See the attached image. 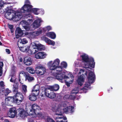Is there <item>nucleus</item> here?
Listing matches in <instances>:
<instances>
[{
    "instance_id": "nucleus-36",
    "label": "nucleus",
    "mask_w": 122,
    "mask_h": 122,
    "mask_svg": "<svg viewBox=\"0 0 122 122\" xmlns=\"http://www.w3.org/2000/svg\"><path fill=\"white\" fill-rule=\"evenodd\" d=\"M42 38L43 40H44L47 43H48L49 40H50L49 39L45 36L42 37Z\"/></svg>"
},
{
    "instance_id": "nucleus-10",
    "label": "nucleus",
    "mask_w": 122,
    "mask_h": 122,
    "mask_svg": "<svg viewBox=\"0 0 122 122\" xmlns=\"http://www.w3.org/2000/svg\"><path fill=\"white\" fill-rule=\"evenodd\" d=\"M15 97L16 103L18 105L20 104L24 99V97L22 94L20 92L16 93Z\"/></svg>"
},
{
    "instance_id": "nucleus-9",
    "label": "nucleus",
    "mask_w": 122,
    "mask_h": 122,
    "mask_svg": "<svg viewBox=\"0 0 122 122\" xmlns=\"http://www.w3.org/2000/svg\"><path fill=\"white\" fill-rule=\"evenodd\" d=\"M33 6L30 4H25L21 8L20 11L21 13H25L26 12H30Z\"/></svg>"
},
{
    "instance_id": "nucleus-46",
    "label": "nucleus",
    "mask_w": 122,
    "mask_h": 122,
    "mask_svg": "<svg viewBox=\"0 0 122 122\" xmlns=\"http://www.w3.org/2000/svg\"><path fill=\"white\" fill-rule=\"evenodd\" d=\"M25 30L28 31L30 30V27L27 25H25L23 26Z\"/></svg>"
},
{
    "instance_id": "nucleus-58",
    "label": "nucleus",
    "mask_w": 122,
    "mask_h": 122,
    "mask_svg": "<svg viewBox=\"0 0 122 122\" xmlns=\"http://www.w3.org/2000/svg\"><path fill=\"white\" fill-rule=\"evenodd\" d=\"M13 26L12 25H8V27L10 29H13Z\"/></svg>"
},
{
    "instance_id": "nucleus-16",
    "label": "nucleus",
    "mask_w": 122,
    "mask_h": 122,
    "mask_svg": "<svg viewBox=\"0 0 122 122\" xmlns=\"http://www.w3.org/2000/svg\"><path fill=\"white\" fill-rule=\"evenodd\" d=\"M41 21L39 20H35L32 25V26L34 29L39 27L41 25Z\"/></svg>"
},
{
    "instance_id": "nucleus-45",
    "label": "nucleus",
    "mask_w": 122,
    "mask_h": 122,
    "mask_svg": "<svg viewBox=\"0 0 122 122\" xmlns=\"http://www.w3.org/2000/svg\"><path fill=\"white\" fill-rule=\"evenodd\" d=\"M18 86L19 82H17L16 83H15V82L13 85V87L18 88Z\"/></svg>"
},
{
    "instance_id": "nucleus-51",
    "label": "nucleus",
    "mask_w": 122,
    "mask_h": 122,
    "mask_svg": "<svg viewBox=\"0 0 122 122\" xmlns=\"http://www.w3.org/2000/svg\"><path fill=\"white\" fill-rule=\"evenodd\" d=\"M4 3L1 1H0V7H2V6H4Z\"/></svg>"
},
{
    "instance_id": "nucleus-44",
    "label": "nucleus",
    "mask_w": 122,
    "mask_h": 122,
    "mask_svg": "<svg viewBox=\"0 0 122 122\" xmlns=\"http://www.w3.org/2000/svg\"><path fill=\"white\" fill-rule=\"evenodd\" d=\"M19 80L20 83L21 84H23V82L22 81H21V79L22 80H23V79H22L21 76H20V74H19Z\"/></svg>"
},
{
    "instance_id": "nucleus-4",
    "label": "nucleus",
    "mask_w": 122,
    "mask_h": 122,
    "mask_svg": "<svg viewBox=\"0 0 122 122\" xmlns=\"http://www.w3.org/2000/svg\"><path fill=\"white\" fill-rule=\"evenodd\" d=\"M29 107L26 108V111L29 113V116H32L35 113H37L38 111H39L40 109V107L37 104H34L30 105Z\"/></svg>"
},
{
    "instance_id": "nucleus-22",
    "label": "nucleus",
    "mask_w": 122,
    "mask_h": 122,
    "mask_svg": "<svg viewBox=\"0 0 122 122\" xmlns=\"http://www.w3.org/2000/svg\"><path fill=\"white\" fill-rule=\"evenodd\" d=\"M33 45V46H35L37 50L41 51L44 49L43 46L40 44H37L36 43H34Z\"/></svg>"
},
{
    "instance_id": "nucleus-23",
    "label": "nucleus",
    "mask_w": 122,
    "mask_h": 122,
    "mask_svg": "<svg viewBox=\"0 0 122 122\" xmlns=\"http://www.w3.org/2000/svg\"><path fill=\"white\" fill-rule=\"evenodd\" d=\"M48 88L52 91H56L58 90L59 87L58 85L55 84L52 86H49Z\"/></svg>"
},
{
    "instance_id": "nucleus-64",
    "label": "nucleus",
    "mask_w": 122,
    "mask_h": 122,
    "mask_svg": "<svg viewBox=\"0 0 122 122\" xmlns=\"http://www.w3.org/2000/svg\"><path fill=\"white\" fill-rule=\"evenodd\" d=\"M35 53H37V52L39 50H37V49H36V48L35 47Z\"/></svg>"
},
{
    "instance_id": "nucleus-19",
    "label": "nucleus",
    "mask_w": 122,
    "mask_h": 122,
    "mask_svg": "<svg viewBox=\"0 0 122 122\" xmlns=\"http://www.w3.org/2000/svg\"><path fill=\"white\" fill-rule=\"evenodd\" d=\"M74 107L72 106H69L64 109V112H66L72 113L73 112Z\"/></svg>"
},
{
    "instance_id": "nucleus-11",
    "label": "nucleus",
    "mask_w": 122,
    "mask_h": 122,
    "mask_svg": "<svg viewBox=\"0 0 122 122\" xmlns=\"http://www.w3.org/2000/svg\"><path fill=\"white\" fill-rule=\"evenodd\" d=\"M16 110V109L15 107H13L10 108L8 113V116L11 118H14L17 113Z\"/></svg>"
},
{
    "instance_id": "nucleus-56",
    "label": "nucleus",
    "mask_w": 122,
    "mask_h": 122,
    "mask_svg": "<svg viewBox=\"0 0 122 122\" xmlns=\"http://www.w3.org/2000/svg\"><path fill=\"white\" fill-rule=\"evenodd\" d=\"M35 47H33V48L32 49L31 51L32 52V54H35Z\"/></svg>"
},
{
    "instance_id": "nucleus-7",
    "label": "nucleus",
    "mask_w": 122,
    "mask_h": 122,
    "mask_svg": "<svg viewBox=\"0 0 122 122\" xmlns=\"http://www.w3.org/2000/svg\"><path fill=\"white\" fill-rule=\"evenodd\" d=\"M46 68L41 64L38 65L36 68L35 72L38 74L42 75L46 72Z\"/></svg>"
},
{
    "instance_id": "nucleus-13",
    "label": "nucleus",
    "mask_w": 122,
    "mask_h": 122,
    "mask_svg": "<svg viewBox=\"0 0 122 122\" xmlns=\"http://www.w3.org/2000/svg\"><path fill=\"white\" fill-rule=\"evenodd\" d=\"M47 55L44 52H40L35 55V57L37 59H43L45 58Z\"/></svg>"
},
{
    "instance_id": "nucleus-2",
    "label": "nucleus",
    "mask_w": 122,
    "mask_h": 122,
    "mask_svg": "<svg viewBox=\"0 0 122 122\" xmlns=\"http://www.w3.org/2000/svg\"><path fill=\"white\" fill-rule=\"evenodd\" d=\"M5 15L7 19L12 20L15 21L19 20L21 18L20 15H16L15 11L11 9L6 11Z\"/></svg>"
},
{
    "instance_id": "nucleus-24",
    "label": "nucleus",
    "mask_w": 122,
    "mask_h": 122,
    "mask_svg": "<svg viewBox=\"0 0 122 122\" xmlns=\"http://www.w3.org/2000/svg\"><path fill=\"white\" fill-rule=\"evenodd\" d=\"M25 80H27L29 82H31L34 80V77H31L28 73H26L25 76Z\"/></svg>"
},
{
    "instance_id": "nucleus-61",
    "label": "nucleus",
    "mask_w": 122,
    "mask_h": 122,
    "mask_svg": "<svg viewBox=\"0 0 122 122\" xmlns=\"http://www.w3.org/2000/svg\"><path fill=\"white\" fill-rule=\"evenodd\" d=\"M6 52L8 54H10V51L9 49H6Z\"/></svg>"
},
{
    "instance_id": "nucleus-29",
    "label": "nucleus",
    "mask_w": 122,
    "mask_h": 122,
    "mask_svg": "<svg viewBox=\"0 0 122 122\" xmlns=\"http://www.w3.org/2000/svg\"><path fill=\"white\" fill-rule=\"evenodd\" d=\"M26 70L32 74H34L36 72L33 69L30 67H27Z\"/></svg>"
},
{
    "instance_id": "nucleus-48",
    "label": "nucleus",
    "mask_w": 122,
    "mask_h": 122,
    "mask_svg": "<svg viewBox=\"0 0 122 122\" xmlns=\"http://www.w3.org/2000/svg\"><path fill=\"white\" fill-rule=\"evenodd\" d=\"M13 89H14L13 90V92H16V93L18 92V88L13 87Z\"/></svg>"
},
{
    "instance_id": "nucleus-62",
    "label": "nucleus",
    "mask_w": 122,
    "mask_h": 122,
    "mask_svg": "<svg viewBox=\"0 0 122 122\" xmlns=\"http://www.w3.org/2000/svg\"><path fill=\"white\" fill-rule=\"evenodd\" d=\"M66 85H67L69 87L70 86V83L68 82H66Z\"/></svg>"
},
{
    "instance_id": "nucleus-63",
    "label": "nucleus",
    "mask_w": 122,
    "mask_h": 122,
    "mask_svg": "<svg viewBox=\"0 0 122 122\" xmlns=\"http://www.w3.org/2000/svg\"><path fill=\"white\" fill-rule=\"evenodd\" d=\"M60 122H67V121L66 120H62V121H60Z\"/></svg>"
},
{
    "instance_id": "nucleus-47",
    "label": "nucleus",
    "mask_w": 122,
    "mask_h": 122,
    "mask_svg": "<svg viewBox=\"0 0 122 122\" xmlns=\"http://www.w3.org/2000/svg\"><path fill=\"white\" fill-rule=\"evenodd\" d=\"M31 16V15L30 14H26L24 16V17L25 18H27L29 17H30Z\"/></svg>"
},
{
    "instance_id": "nucleus-59",
    "label": "nucleus",
    "mask_w": 122,
    "mask_h": 122,
    "mask_svg": "<svg viewBox=\"0 0 122 122\" xmlns=\"http://www.w3.org/2000/svg\"><path fill=\"white\" fill-rule=\"evenodd\" d=\"M2 106L3 108L4 109H6V105L5 104H2Z\"/></svg>"
},
{
    "instance_id": "nucleus-39",
    "label": "nucleus",
    "mask_w": 122,
    "mask_h": 122,
    "mask_svg": "<svg viewBox=\"0 0 122 122\" xmlns=\"http://www.w3.org/2000/svg\"><path fill=\"white\" fill-rule=\"evenodd\" d=\"M21 42L22 44H24L26 43L28 41L26 39L24 38L21 39Z\"/></svg>"
},
{
    "instance_id": "nucleus-40",
    "label": "nucleus",
    "mask_w": 122,
    "mask_h": 122,
    "mask_svg": "<svg viewBox=\"0 0 122 122\" xmlns=\"http://www.w3.org/2000/svg\"><path fill=\"white\" fill-rule=\"evenodd\" d=\"M47 122H55L53 119L50 117H48L47 118Z\"/></svg>"
},
{
    "instance_id": "nucleus-6",
    "label": "nucleus",
    "mask_w": 122,
    "mask_h": 122,
    "mask_svg": "<svg viewBox=\"0 0 122 122\" xmlns=\"http://www.w3.org/2000/svg\"><path fill=\"white\" fill-rule=\"evenodd\" d=\"M52 61H50L48 64L49 69L51 70H54L56 67L58 66L60 61L58 58L56 59L52 64Z\"/></svg>"
},
{
    "instance_id": "nucleus-42",
    "label": "nucleus",
    "mask_w": 122,
    "mask_h": 122,
    "mask_svg": "<svg viewBox=\"0 0 122 122\" xmlns=\"http://www.w3.org/2000/svg\"><path fill=\"white\" fill-rule=\"evenodd\" d=\"M15 78L14 77V76H12L10 80V81L11 82H15Z\"/></svg>"
},
{
    "instance_id": "nucleus-52",
    "label": "nucleus",
    "mask_w": 122,
    "mask_h": 122,
    "mask_svg": "<svg viewBox=\"0 0 122 122\" xmlns=\"http://www.w3.org/2000/svg\"><path fill=\"white\" fill-rule=\"evenodd\" d=\"M46 29L48 31L51 29V27L50 26H47L46 27Z\"/></svg>"
},
{
    "instance_id": "nucleus-35",
    "label": "nucleus",
    "mask_w": 122,
    "mask_h": 122,
    "mask_svg": "<svg viewBox=\"0 0 122 122\" xmlns=\"http://www.w3.org/2000/svg\"><path fill=\"white\" fill-rule=\"evenodd\" d=\"M48 43L49 45H51L52 46H54L55 45V42L54 41L51 40L50 39L49 41L48 42Z\"/></svg>"
},
{
    "instance_id": "nucleus-21",
    "label": "nucleus",
    "mask_w": 122,
    "mask_h": 122,
    "mask_svg": "<svg viewBox=\"0 0 122 122\" xmlns=\"http://www.w3.org/2000/svg\"><path fill=\"white\" fill-rule=\"evenodd\" d=\"M40 86L38 84H36L33 87L32 90V92L36 93V95H38L39 92Z\"/></svg>"
},
{
    "instance_id": "nucleus-31",
    "label": "nucleus",
    "mask_w": 122,
    "mask_h": 122,
    "mask_svg": "<svg viewBox=\"0 0 122 122\" xmlns=\"http://www.w3.org/2000/svg\"><path fill=\"white\" fill-rule=\"evenodd\" d=\"M61 67H62V68H66L67 66V63L65 61H62L61 63Z\"/></svg>"
},
{
    "instance_id": "nucleus-1",
    "label": "nucleus",
    "mask_w": 122,
    "mask_h": 122,
    "mask_svg": "<svg viewBox=\"0 0 122 122\" xmlns=\"http://www.w3.org/2000/svg\"><path fill=\"white\" fill-rule=\"evenodd\" d=\"M82 58V61L85 63V65L86 68L92 69L95 67V62L93 58H89L88 56L84 53L80 56Z\"/></svg>"
},
{
    "instance_id": "nucleus-20",
    "label": "nucleus",
    "mask_w": 122,
    "mask_h": 122,
    "mask_svg": "<svg viewBox=\"0 0 122 122\" xmlns=\"http://www.w3.org/2000/svg\"><path fill=\"white\" fill-rule=\"evenodd\" d=\"M38 95H36V93L35 92H33L29 95V99L31 101H35L37 99L36 97Z\"/></svg>"
},
{
    "instance_id": "nucleus-25",
    "label": "nucleus",
    "mask_w": 122,
    "mask_h": 122,
    "mask_svg": "<svg viewBox=\"0 0 122 122\" xmlns=\"http://www.w3.org/2000/svg\"><path fill=\"white\" fill-rule=\"evenodd\" d=\"M15 96L13 97H8L5 99L6 101H10L12 102H15L16 103V99L15 98Z\"/></svg>"
},
{
    "instance_id": "nucleus-14",
    "label": "nucleus",
    "mask_w": 122,
    "mask_h": 122,
    "mask_svg": "<svg viewBox=\"0 0 122 122\" xmlns=\"http://www.w3.org/2000/svg\"><path fill=\"white\" fill-rule=\"evenodd\" d=\"M16 37L19 38V37L22 36L24 34L23 31L19 27H17L15 31Z\"/></svg>"
},
{
    "instance_id": "nucleus-38",
    "label": "nucleus",
    "mask_w": 122,
    "mask_h": 122,
    "mask_svg": "<svg viewBox=\"0 0 122 122\" xmlns=\"http://www.w3.org/2000/svg\"><path fill=\"white\" fill-rule=\"evenodd\" d=\"M35 33L36 36H38L41 34L42 32V31L41 30H40L39 31H37L36 32H34Z\"/></svg>"
},
{
    "instance_id": "nucleus-12",
    "label": "nucleus",
    "mask_w": 122,
    "mask_h": 122,
    "mask_svg": "<svg viewBox=\"0 0 122 122\" xmlns=\"http://www.w3.org/2000/svg\"><path fill=\"white\" fill-rule=\"evenodd\" d=\"M17 110L19 115L21 117H24L27 116V114L29 115V113L24 109L19 108Z\"/></svg>"
},
{
    "instance_id": "nucleus-54",
    "label": "nucleus",
    "mask_w": 122,
    "mask_h": 122,
    "mask_svg": "<svg viewBox=\"0 0 122 122\" xmlns=\"http://www.w3.org/2000/svg\"><path fill=\"white\" fill-rule=\"evenodd\" d=\"M2 69V68L0 67V76H1L3 74Z\"/></svg>"
},
{
    "instance_id": "nucleus-34",
    "label": "nucleus",
    "mask_w": 122,
    "mask_h": 122,
    "mask_svg": "<svg viewBox=\"0 0 122 122\" xmlns=\"http://www.w3.org/2000/svg\"><path fill=\"white\" fill-rule=\"evenodd\" d=\"M69 99L71 100H74L76 97V96L75 95H74L72 94H71V95H69Z\"/></svg>"
},
{
    "instance_id": "nucleus-30",
    "label": "nucleus",
    "mask_w": 122,
    "mask_h": 122,
    "mask_svg": "<svg viewBox=\"0 0 122 122\" xmlns=\"http://www.w3.org/2000/svg\"><path fill=\"white\" fill-rule=\"evenodd\" d=\"M39 9L36 8H32L31 10V11L30 12H32L34 13L35 14L38 15L39 13L37 12V11Z\"/></svg>"
},
{
    "instance_id": "nucleus-8",
    "label": "nucleus",
    "mask_w": 122,
    "mask_h": 122,
    "mask_svg": "<svg viewBox=\"0 0 122 122\" xmlns=\"http://www.w3.org/2000/svg\"><path fill=\"white\" fill-rule=\"evenodd\" d=\"M44 94V96L51 99L54 98L56 96L55 93L49 88L45 89Z\"/></svg>"
},
{
    "instance_id": "nucleus-41",
    "label": "nucleus",
    "mask_w": 122,
    "mask_h": 122,
    "mask_svg": "<svg viewBox=\"0 0 122 122\" xmlns=\"http://www.w3.org/2000/svg\"><path fill=\"white\" fill-rule=\"evenodd\" d=\"M35 33L34 32L31 33L30 35V37L32 38H33L35 37L36 36Z\"/></svg>"
},
{
    "instance_id": "nucleus-18",
    "label": "nucleus",
    "mask_w": 122,
    "mask_h": 122,
    "mask_svg": "<svg viewBox=\"0 0 122 122\" xmlns=\"http://www.w3.org/2000/svg\"><path fill=\"white\" fill-rule=\"evenodd\" d=\"M56 114L57 115L60 116H58L56 118V122H60V121H62V120H67L66 117L62 115L61 113H56Z\"/></svg>"
},
{
    "instance_id": "nucleus-50",
    "label": "nucleus",
    "mask_w": 122,
    "mask_h": 122,
    "mask_svg": "<svg viewBox=\"0 0 122 122\" xmlns=\"http://www.w3.org/2000/svg\"><path fill=\"white\" fill-rule=\"evenodd\" d=\"M4 83L3 81H1L0 82V86L1 87H4Z\"/></svg>"
},
{
    "instance_id": "nucleus-27",
    "label": "nucleus",
    "mask_w": 122,
    "mask_h": 122,
    "mask_svg": "<svg viewBox=\"0 0 122 122\" xmlns=\"http://www.w3.org/2000/svg\"><path fill=\"white\" fill-rule=\"evenodd\" d=\"M27 86L25 85H22V92L24 95H25L26 93L27 92Z\"/></svg>"
},
{
    "instance_id": "nucleus-55",
    "label": "nucleus",
    "mask_w": 122,
    "mask_h": 122,
    "mask_svg": "<svg viewBox=\"0 0 122 122\" xmlns=\"http://www.w3.org/2000/svg\"><path fill=\"white\" fill-rule=\"evenodd\" d=\"M28 122H34V121L33 119L30 118L28 120Z\"/></svg>"
},
{
    "instance_id": "nucleus-57",
    "label": "nucleus",
    "mask_w": 122,
    "mask_h": 122,
    "mask_svg": "<svg viewBox=\"0 0 122 122\" xmlns=\"http://www.w3.org/2000/svg\"><path fill=\"white\" fill-rule=\"evenodd\" d=\"M25 4H30V2L28 0H26L25 1Z\"/></svg>"
},
{
    "instance_id": "nucleus-43",
    "label": "nucleus",
    "mask_w": 122,
    "mask_h": 122,
    "mask_svg": "<svg viewBox=\"0 0 122 122\" xmlns=\"http://www.w3.org/2000/svg\"><path fill=\"white\" fill-rule=\"evenodd\" d=\"M36 115H38L39 117H41L42 116V114L41 112H40L39 111H38L37 113L35 114Z\"/></svg>"
},
{
    "instance_id": "nucleus-60",
    "label": "nucleus",
    "mask_w": 122,
    "mask_h": 122,
    "mask_svg": "<svg viewBox=\"0 0 122 122\" xmlns=\"http://www.w3.org/2000/svg\"><path fill=\"white\" fill-rule=\"evenodd\" d=\"M3 66V64L2 62L0 61V67L2 68Z\"/></svg>"
},
{
    "instance_id": "nucleus-28",
    "label": "nucleus",
    "mask_w": 122,
    "mask_h": 122,
    "mask_svg": "<svg viewBox=\"0 0 122 122\" xmlns=\"http://www.w3.org/2000/svg\"><path fill=\"white\" fill-rule=\"evenodd\" d=\"M29 46H23V47H21L20 49V51L23 52H26L27 50H28Z\"/></svg>"
},
{
    "instance_id": "nucleus-49",
    "label": "nucleus",
    "mask_w": 122,
    "mask_h": 122,
    "mask_svg": "<svg viewBox=\"0 0 122 122\" xmlns=\"http://www.w3.org/2000/svg\"><path fill=\"white\" fill-rule=\"evenodd\" d=\"M69 97H70L69 95H66L64 96V98L65 99H69Z\"/></svg>"
},
{
    "instance_id": "nucleus-37",
    "label": "nucleus",
    "mask_w": 122,
    "mask_h": 122,
    "mask_svg": "<svg viewBox=\"0 0 122 122\" xmlns=\"http://www.w3.org/2000/svg\"><path fill=\"white\" fill-rule=\"evenodd\" d=\"M11 92V91L8 89H6L5 91L4 94L5 96H7L8 94Z\"/></svg>"
},
{
    "instance_id": "nucleus-26",
    "label": "nucleus",
    "mask_w": 122,
    "mask_h": 122,
    "mask_svg": "<svg viewBox=\"0 0 122 122\" xmlns=\"http://www.w3.org/2000/svg\"><path fill=\"white\" fill-rule=\"evenodd\" d=\"M47 36L52 39H55L56 37V35L53 32H49L47 33Z\"/></svg>"
},
{
    "instance_id": "nucleus-53",
    "label": "nucleus",
    "mask_w": 122,
    "mask_h": 122,
    "mask_svg": "<svg viewBox=\"0 0 122 122\" xmlns=\"http://www.w3.org/2000/svg\"><path fill=\"white\" fill-rule=\"evenodd\" d=\"M84 71V70L81 69L80 70V71L78 73V75H80L81 73V72H83V73Z\"/></svg>"
},
{
    "instance_id": "nucleus-15",
    "label": "nucleus",
    "mask_w": 122,
    "mask_h": 122,
    "mask_svg": "<svg viewBox=\"0 0 122 122\" xmlns=\"http://www.w3.org/2000/svg\"><path fill=\"white\" fill-rule=\"evenodd\" d=\"M84 75L82 74L78 78L77 81V82L78 85H80V86H81L82 85L84 82Z\"/></svg>"
},
{
    "instance_id": "nucleus-5",
    "label": "nucleus",
    "mask_w": 122,
    "mask_h": 122,
    "mask_svg": "<svg viewBox=\"0 0 122 122\" xmlns=\"http://www.w3.org/2000/svg\"><path fill=\"white\" fill-rule=\"evenodd\" d=\"M88 79V82L85 83V86L82 89L83 91L88 90L90 85V84L92 83L95 79V75L92 71H90L89 73Z\"/></svg>"
},
{
    "instance_id": "nucleus-17",
    "label": "nucleus",
    "mask_w": 122,
    "mask_h": 122,
    "mask_svg": "<svg viewBox=\"0 0 122 122\" xmlns=\"http://www.w3.org/2000/svg\"><path fill=\"white\" fill-rule=\"evenodd\" d=\"M32 60L31 58L28 57H25L24 59V62L27 66H29L32 63Z\"/></svg>"
},
{
    "instance_id": "nucleus-32",
    "label": "nucleus",
    "mask_w": 122,
    "mask_h": 122,
    "mask_svg": "<svg viewBox=\"0 0 122 122\" xmlns=\"http://www.w3.org/2000/svg\"><path fill=\"white\" fill-rule=\"evenodd\" d=\"M79 89L78 88L76 90L74 89L72 90L71 92V94H72L76 96V94L78 93Z\"/></svg>"
},
{
    "instance_id": "nucleus-3",
    "label": "nucleus",
    "mask_w": 122,
    "mask_h": 122,
    "mask_svg": "<svg viewBox=\"0 0 122 122\" xmlns=\"http://www.w3.org/2000/svg\"><path fill=\"white\" fill-rule=\"evenodd\" d=\"M54 70H56V78L60 82H62V80L63 79L69 78L68 77L65 75V73L64 72L60 73L62 70V68L60 66L56 67Z\"/></svg>"
},
{
    "instance_id": "nucleus-33",
    "label": "nucleus",
    "mask_w": 122,
    "mask_h": 122,
    "mask_svg": "<svg viewBox=\"0 0 122 122\" xmlns=\"http://www.w3.org/2000/svg\"><path fill=\"white\" fill-rule=\"evenodd\" d=\"M30 47L29 46L28 47V50H27L26 52V54L29 56L32 55L31 50L30 49Z\"/></svg>"
}]
</instances>
